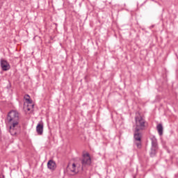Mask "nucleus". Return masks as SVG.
I'll use <instances>...</instances> for the list:
<instances>
[{
  "instance_id": "obj_1",
  "label": "nucleus",
  "mask_w": 178,
  "mask_h": 178,
  "mask_svg": "<svg viewBox=\"0 0 178 178\" xmlns=\"http://www.w3.org/2000/svg\"><path fill=\"white\" fill-rule=\"evenodd\" d=\"M135 125L134 126V138L135 141H141L143 138V131L145 130L148 126V123L145 121L144 116L140 113L136 114L135 117Z\"/></svg>"
},
{
  "instance_id": "obj_2",
  "label": "nucleus",
  "mask_w": 178,
  "mask_h": 178,
  "mask_svg": "<svg viewBox=\"0 0 178 178\" xmlns=\"http://www.w3.org/2000/svg\"><path fill=\"white\" fill-rule=\"evenodd\" d=\"M7 122L10 126L11 136H16L20 133V115L16 111H10L7 115Z\"/></svg>"
},
{
  "instance_id": "obj_3",
  "label": "nucleus",
  "mask_w": 178,
  "mask_h": 178,
  "mask_svg": "<svg viewBox=\"0 0 178 178\" xmlns=\"http://www.w3.org/2000/svg\"><path fill=\"white\" fill-rule=\"evenodd\" d=\"M0 66L1 67V70L3 72H8V70L10 69V64L3 58H1L0 60Z\"/></svg>"
},
{
  "instance_id": "obj_4",
  "label": "nucleus",
  "mask_w": 178,
  "mask_h": 178,
  "mask_svg": "<svg viewBox=\"0 0 178 178\" xmlns=\"http://www.w3.org/2000/svg\"><path fill=\"white\" fill-rule=\"evenodd\" d=\"M83 158L81 161L82 166H87V165H91V157L90 154L86 153L83 155Z\"/></svg>"
},
{
  "instance_id": "obj_5",
  "label": "nucleus",
  "mask_w": 178,
  "mask_h": 178,
  "mask_svg": "<svg viewBox=\"0 0 178 178\" xmlns=\"http://www.w3.org/2000/svg\"><path fill=\"white\" fill-rule=\"evenodd\" d=\"M47 168L50 170H55L56 169V163L53 160H49L47 163Z\"/></svg>"
},
{
  "instance_id": "obj_6",
  "label": "nucleus",
  "mask_w": 178,
  "mask_h": 178,
  "mask_svg": "<svg viewBox=\"0 0 178 178\" xmlns=\"http://www.w3.org/2000/svg\"><path fill=\"white\" fill-rule=\"evenodd\" d=\"M36 131L38 136H42V133H44V124H38L36 127Z\"/></svg>"
},
{
  "instance_id": "obj_7",
  "label": "nucleus",
  "mask_w": 178,
  "mask_h": 178,
  "mask_svg": "<svg viewBox=\"0 0 178 178\" xmlns=\"http://www.w3.org/2000/svg\"><path fill=\"white\" fill-rule=\"evenodd\" d=\"M151 141H152V148H158V140L155 136H152L151 138Z\"/></svg>"
},
{
  "instance_id": "obj_8",
  "label": "nucleus",
  "mask_w": 178,
  "mask_h": 178,
  "mask_svg": "<svg viewBox=\"0 0 178 178\" xmlns=\"http://www.w3.org/2000/svg\"><path fill=\"white\" fill-rule=\"evenodd\" d=\"M24 99L27 102V104H29L32 108H34V104H33V100L30 99V95H26L24 96Z\"/></svg>"
},
{
  "instance_id": "obj_9",
  "label": "nucleus",
  "mask_w": 178,
  "mask_h": 178,
  "mask_svg": "<svg viewBox=\"0 0 178 178\" xmlns=\"http://www.w3.org/2000/svg\"><path fill=\"white\" fill-rule=\"evenodd\" d=\"M159 136H163V127L162 126V124H159L156 127Z\"/></svg>"
},
{
  "instance_id": "obj_10",
  "label": "nucleus",
  "mask_w": 178,
  "mask_h": 178,
  "mask_svg": "<svg viewBox=\"0 0 178 178\" xmlns=\"http://www.w3.org/2000/svg\"><path fill=\"white\" fill-rule=\"evenodd\" d=\"M156 149H158V148H155V147H152L151 148V151H150V156H155V155H156Z\"/></svg>"
},
{
  "instance_id": "obj_11",
  "label": "nucleus",
  "mask_w": 178,
  "mask_h": 178,
  "mask_svg": "<svg viewBox=\"0 0 178 178\" xmlns=\"http://www.w3.org/2000/svg\"><path fill=\"white\" fill-rule=\"evenodd\" d=\"M71 172L72 173H79V170H76V164L73 163L72 168H70Z\"/></svg>"
},
{
  "instance_id": "obj_12",
  "label": "nucleus",
  "mask_w": 178,
  "mask_h": 178,
  "mask_svg": "<svg viewBox=\"0 0 178 178\" xmlns=\"http://www.w3.org/2000/svg\"><path fill=\"white\" fill-rule=\"evenodd\" d=\"M136 141H138L137 143H136V145L137 148H141V139L140 140H136Z\"/></svg>"
},
{
  "instance_id": "obj_13",
  "label": "nucleus",
  "mask_w": 178,
  "mask_h": 178,
  "mask_svg": "<svg viewBox=\"0 0 178 178\" xmlns=\"http://www.w3.org/2000/svg\"><path fill=\"white\" fill-rule=\"evenodd\" d=\"M3 5V2H1L0 1V9L2 8V6Z\"/></svg>"
},
{
  "instance_id": "obj_14",
  "label": "nucleus",
  "mask_w": 178,
  "mask_h": 178,
  "mask_svg": "<svg viewBox=\"0 0 178 178\" xmlns=\"http://www.w3.org/2000/svg\"><path fill=\"white\" fill-rule=\"evenodd\" d=\"M31 110V108H28V111H30Z\"/></svg>"
}]
</instances>
